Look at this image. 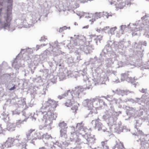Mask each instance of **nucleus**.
Here are the masks:
<instances>
[{
	"label": "nucleus",
	"mask_w": 149,
	"mask_h": 149,
	"mask_svg": "<svg viewBox=\"0 0 149 149\" xmlns=\"http://www.w3.org/2000/svg\"><path fill=\"white\" fill-rule=\"evenodd\" d=\"M88 144H94L95 140V135L88 134Z\"/></svg>",
	"instance_id": "27"
},
{
	"label": "nucleus",
	"mask_w": 149,
	"mask_h": 149,
	"mask_svg": "<svg viewBox=\"0 0 149 149\" xmlns=\"http://www.w3.org/2000/svg\"><path fill=\"white\" fill-rule=\"evenodd\" d=\"M13 78L11 77V75L8 74H3L1 77V83L3 84H5L6 86L12 83Z\"/></svg>",
	"instance_id": "14"
},
{
	"label": "nucleus",
	"mask_w": 149,
	"mask_h": 149,
	"mask_svg": "<svg viewBox=\"0 0 149 149\" xmlns=\"http://www.w3.org/2000/svg\"><path fill=\"white\" fill-rule=\"evenodd\" d=\"M118 116L115 115H104L103 118L109 125L112 126L113 128L119 132H125L130 131V129H127L126 126H121L120 122H119L117 124H116V120Z\"/></svg>",
	"instance_id": "4"
},
{
	"label": "nucleus",
	"mask_w": 149,
	"mask_h": 149,
	"mask_svg": "<svg viewBox=\"0 0 149 149\" xmlns=\"http://www.w3.org/2000/svg\"><path fill=\"white\" fill-rule=\"evenodd\" d=\"M112 44V42L111 41L107 42V44L105 46L104 49L101 52L100 55L106 56V55L109 54L111 50V45Z\"/></svg>",
	"instance_id": "16"
},
{
	"label": "nucleus",
	"mask_w": 149,
	"mask_h": 149,
	"mask_svg": "<svg viewBox=\"0 0 149 149\" xmlns=\"http://www.w3.org/2000/svg\"><path fill=\"white\" fill-rule=\"evenodd\" d=\"M77 75L83 78L84 81H86L87 84L86 86H84L83 87L79 86L75 87L72 89L71 92L70 91V94H69V95H71L72 98H79V94L84 91V90L92 89V84L96 85L97 84L99 85L101 83L104 84L105 81H106L107 79V78L106 79L101 77L100 79V81H102L103 80L102 83L99 82L97 80H96L95 78L92 79L91 81L88 80L87 76V72L85 71V70L83 71L80 70L77 72Z\"/></svg>",
	"instance_id": "1"
},
{
	"label": "nucleus",
	"mask_w": 149,
	"mask_h": 149,
	"mask_svg": "<svg viewBox=\"0 0 149 149\" xmlns=\"http://www.w3.org/2000/svg\"><path fill=\"white\" fill-rule=\"evenodd\" d=\"M100 57H99V60L100 62V66L99 72L102 71V68H103L104 69H106L110 67L112 64L113 63L112 62V60L110 58H104L103 57H107L104 56H100Z\"/></svg>",
	"instance_id": "7"
},
{
	"label": "nucleus",
	"mask_w": 149,
	"mask_h": 149,
	"mask_svg": "<svg viewBox=\"0 0 149 149\" xmlns=\"http://www.w3.org/2000/svg\"><path fill=\"white\" fill-rule=\"evenodd\" d=\"M54 146H53L52 144L51 146L52 147L50 146H49V147H50L52 148V147L53 146L54 147L56 148V146H57L59 148H62V143H59L58 142H56L55 143V141H54Z\"/></svg>",
	"instance_id": "42"
},
{
	"label": "nucleus",
	"mask_w": 149,
	"mask_h": 149,
	"mask_svg": "<svg viewBox=\"0 0 149 149\" xmlns=\"http://www.w3.org/2000/svg\"><path fill=\"white\" fill-rule=\"evenodd\" d=\"M6 86H7L8 89L10 91L15 90L16 88V85L14 84H12V83H10V84H8Z\"/></svg>",
	"instance_id": "35"
},
{
	"label": "nucleus",
	"mask_w": 149,
	"mask_h": 149,
	"mask_svg": "<svg viewBox=\"0 0 149 149\" xmlns=\"http://www.w3.org/2000/svg\"><path fill=\"white\" fill-rule=\"evenodd\" d=\"M108 107V109L106 111L105 115H119V113H121L120 111L118 112H115L114 111L113 107L111 105H109Z\"/></svg>",
	"instance_id": "21"
},
{
	"label": "nucleus",
	"mask_w": 149,
	"mask_h": 149,
	"mask_svg": "<svg viewBox=\"0 0 149 149\" xmlns=\"http://www.w3.org/2000/svg\"><path fill=\"white\" fill-rule=\"evenodd\" d=\"M121 99H116L115 98L113 97L111 99V100H109L110 101H111L112 103L117 104L118 103H119L120 101H121Z\"/></svg>",
	"instance_id": "43"
},
{
	"label": "nucleus",
	"mask_w": 149,
	"mask_h": 149,
	"mask_svg": "<svg viewBox=\"0 0 149 149\" xmlns=\"http://www.w3.org/2000/svg\"><path fill=\"white\" fill-rule=\"evenodd\" d=\"M99 59V58H98L95 56L93 58H91L88 61L85 62V64L86 65H89V64H91L95 68V70L97 73L98 74L99 72L98 71H99L100 64V62Z\"/></svg>",
	"instance_id": "11"
},
{
	"label": "nucleus",
	"mask_w": 149,
	"mask_h": 149,
	"mask_svg": "<svg viewBox=\"0 0 149 149\" xmlns=\"http://www.w3.org/2000/svg\"><path fill=\"white\" fill-rule=\"evenodd\" d=\"M46 45V44H41V45H37L36 49L35 48H33V49H36V51L38 50L40 48V47L42 46H44Z\"/></svg>",
	"instance_id": "53"
},
{
	"label": "nucleus",
	"mask_w": 149,
	"mask_h": 149,
	"mask_svg": "<svg viewBox=\"0 0 149 149\" xmlns=\"http://www.w3.org/2000/svg\"><path fill=\"white\" fill-rule=\"evenodd\" d=\"M13 114H17L18 115H22L24 116H25L24 114H23V113L21 111H19L17 109L15 110L13 112Z\"/></svg>",
	"instance_id": "47"
},
{
	"label": "nucleus",
	"mask_w": 149,
	"mask_h": 149,
	"mask_svg": "<svg viewBox=\"0 0 149 149\" xmlns=\"http://www.w3.org/2000/svg\"><path fill=\"white\" fill-rule=\"evenodd\" d=\"M8 116V114H6L3 111V113L1 114L0 117L2 119H3L5 122H6L9 119Z\"/></svg>",
	"instance_id": "33"
},
{
	"label": "nucleus",
	"mask_w": 149,
	"mask_h": 149,
	"mask_svg": "<svg viewBox=\"0 0 149 149\" xmlns=\"http://www.w3.org/2000/svg\"><path fill=\"white\" fill-rule=\"evenodd\" d=\"M60 136L62 139L64 140L67 137L66 130L61 129L60 130Z\"/></svg>",
	"instance_id": "30"
},
{
	"label": "nucleus",
	"mask_w": 149,
	"mask_h": 149,
	"mask_svg": "<svg viewBox=\"0 0 149 149\" xmlns=\"http://www.w3.org/2000/svg\"><path fill=\"white\" fill-rule=\"evenodd\" d=\"M141 98H136L135 99V102L136 103H137L139 104H141V103L142 102V100Z\"/></svg>",
	"instance_id": "58"
},
{
	"label": "nucleus",
	"mask_w": 149,
	"mask_h": 149,
	"mask_svg": "<svg viewBox=\"0 0 149 149\" xmlns=\"http://www.w3.org/2000/svg\"><path fill=\"white\" fill-rule=\"evenodd\" d=\"M101 13H102V14L101 15L102 16H103V17H104V16H105L107 18H108V13L106 12H101Z\"/></svg>",
	"instance_id": "62"
},
{
	"label": "nucleus",
	"mask_w": 149,
	"mask_h": 149,
	"mask_svg": "<svg viewBox=\"0 0 149 149\" xmlns=\"http://www.w3.org/2000/svg\"><path fill=\"white\" fill-rule=\"evenodd\" d=\"M38 16V15H36V16L35 15H32V18H33V22L32 23L33 24L35 23H36L37 22V20H38L39 19V17L37 18H36V16Z\"/></svg>",
	"instance_id": "46"
},
{
	"label": "nucleus",
	"mask_w": 149,
	"mask_h": 149,
	"mask_svg": "<svg viewBox=\"0 0 149 149\" xmlns=\"http://www.w3.org/2000/svg\"><path fill=\"white\" fill-rule=\"evenodd\" d=\"M129 101L130 102H132L133 103H134L135 102V99L134 100L132 99L131 98V99H125V100H124V101L125 102H127V101Z\"/></svg>",
	"instance_id": "60"
},
{
	"label": "nucleus",
	"mask_w": 149,
	"mask_h": 149,
	"mask_svg": "<svg viewBox=\"0 0 149 149\" xmlns=\"http://www.w3.org/2000/svg\"><path fill=\"white\" fill-rule=\"evenodd\" d=\"M25 116L26 118L24 119H22L17 121V122L15 124L16 126H17L18 127V126L21 124H23L24 122H26L27 119L29 118V116L30 117L32 121H34L36 120V118L35 116V115L33 116H32L31 115H29L25 113Z\"/></svg>",
	"instance_id": "19"
},
{
	"label": "nucleus",
	"mask_w": 149,
	"mask_h": 149,
	"mask_svg": "<svg viewBox=\"0 0 149 149\" xmlns=\"http://www.w3.org/2000/svg\"><path fill=\"white\" fill-rule=\"evenodd\" d=\"M69 94H70V90H69L65 92L64 94L62 95H59L58 96V98L60 100L64 97H65L69 95Z\"/></svg>",
	"instance_id": "36"
},
{
	"label": "nucleus",
	"mask_w": 149,
	"mask_h": 149,
	"mask_svg": "<svg viewBox=\"0 0 149 149\" xmlns=\"http://www.w3.org/2000/svg\"><path fill=\"white\" fill-rule=\"evenodd\" d=\"M91 123L95 130L98 131H101V132L102 131L105 132L107 136H110L111 134V132L106 131L107 129L101 123L98 119L92 120Z\"/></svg>",
	"instance_id": "9"
},
{
	"label": "nucleus",
	"mask_w": 149,
	"mask_h": 149,
	"mask_svg": "<svg viewBox=\"0 0 149 149\" xmlns=\"http://www.w3.org/2000/svg\"><path fill=\"white\" fill-rule=\"evenodd\" d=\"M107 141L101 142V144L102 149H109L107 144ZM116 144L113 147L112 149H123L124 146L122 143L119 142V140L116 141Z\"/></svg>",
	"instance_id": "12"
},
{
	"label": "nucleus",
	"mask_w": 149,
	"mask_h": 149,
	"mask_svg": "<svg viewBox=\"0 0 149 149\" xmlns=\"http://www.w3.org/2000/svg\"><path fill=\"white\" fill-rule=\"evenodd\" d=\"M134 123L136 124L135 126V128H136L137 126H140L142 124V123L140 122V120L138 119H135Z\"/></svg>",
	"instance_id": "45"
},
{
	"label": "nucleus",
	"mask_w": 149,
	"mask_h": 149,
	"mask_svg": "<svg viewBox=\"0 0 149 149\" xmlns=\"http://www.w3.org/2000/svg\"><path fill=\"white\" fill-rule=\"evenodd\" d=\"M141 149H143V148H142V146L144 147L145 148H146V146L149 148V143H147L146 141H144L143 140H142V141H141Z\"/></svg>",
	"instance_id": "40"
},
{
	"label": "nucleus",
	"mask_w": 149,
	"mask_h": 149,
	"mask_svg": "<svg viewBox=\"0 0 149 149\" xmlns=\"http://www.w3.org/2000/svg\"><path fill=\"white\" fill-rule=\"evenodd\" d=\"M59 126L60 127V129H66L67 128L66 125L64 121L61 122L59 124Z\"/></svg>",
	"instance_id": "39"
},
{
	"label": "nucleus",
	"mask_w": 149,
	"mask_h": 149,
	"mask_svg": "<svg viewBox=\"0 0 149 149\" xmlns=\"http://www.w3.org/2000/svg\"><path fill=\"white\" fill-rule=\"evenodd\" d=\"M41 136V137H40V138H42L43 141L47 146L49 147V145H50V147H52V144L54 146V139L50 135L46 133Z\"/></svg>",
	"instance_id": "13"
},
{
	"label": "nucleus",
	"mask_w": 149,
	"mask_h": 149,
	"mask_svg": "<svg viewBox=\"0 0 149 149\" xmlns=\"http://www.w3.org/2000/svg\"><path fill=\"white\" fill-rule=\"evenodd\" d=\"M116 4H114V5L117 6L118 5V7L120 9L123 8L125 5V3L124 2H122L117 3Z\"/></svg>",
	"instance_id": "44"
},
{
	"label": "nucleus",
	"mask_w": 149,
	"mask_h": 149,
	"mask_svg": "<svg viewBox=\"0 0 149 149\" xmlns=\"http://www.w3.org/2000/svg\"><path fill=\"white\" fill-rule=\"evenodd\" d=\"M149 97V94L148 93V95H146V94H144L142 95L141 98L143 99H147L148 97Z\"/></svg>",
	"instance_id": "63"
},
{
	"label": "nucleus",
	"mask_w": 149,
	"mask_h": 149,
	"mask_svg": "<svg viewBox=\"0 0 149 149\" xmlns=\"http://www.w3.org/2000/svg\"><path fill=\"white\" fill-rule=\"evenodd\" d=\"M93 101L94 108H95L99 107V98H93Z\"/></svg>",
	"instance_id": "34"
},
{
	"label": "nucleus",
	"mask_w": 149,
	"mask_h": 149,
	"mask_svg": "<svg viewBox=\"0 0 149 149\" xmlns=\"http://www.w3.org/2000/svg\"><path fill=\"white\" fill-rule=\"evenodd\" d=\"M32 135L33 137V138H32V140H33L34 141L35 140H36L38 136L37 134V132L34 133L33 134H32Z\"/></svg>",
	"instance_id": "55"
},
{
	"label": "nucleus",
	"mask_w": 149,
	"mask_h": 149,
	"mask_svg": "<svg viewBox=\"0 0 149 149\" xmlns=\"http://www.w3.org/2000/svg\"><path fill=\"white\" fill-rule=\"evenodd\" d=\"M136 129L137 130V132L136 133V134L134 133V134L137 136L138 138H140L139 140L141 141H142V140L141 139V137H140V136H143L144 134L143 133L142 131L138 130L137 128H136Z\"/></svg>",
	"instance_id": "37"
},
{
	"label": "nucleus",
	"mask_w": 149,
	"mask_h": 149,
	"mask_svg": "<svg viewBox=\"0 0 149 149\" xmlns=\"http://www.w3.org/2000/svg\"><path fill=\"white\" fill-rule=\"evenodd\" d=\"M16 125L15 123H8L7 125V129L10 131H12L15 130Z\"/></svg>",
	"instance_id": "28"
},
{
	"label": "nucleus",
	"mask_w": 149,
	"mask_h": 149,
	"mask_svg": "<svg viewBox=\"0 0 149 149\" xmlns=\"http://www.w3.org/2000/svg\"><path fill=\"white\" fill-rule=\"evenodd\" d=\"M99 107H102L103 105H106L102 99L99 98Z\"/></svg>",
	"instance_id": "48"
},
{
	"label": "nucleus",
	"mask_w": 149,
	"mask_h": 149,
	"mask_svg": "<svg viewBox=\"0 0 149 149\" xmlns=\"http://www.w3.org/2000/svg\"><path fill=\"white\" fill-rule=\"evenodd\" d=\"M67 62L69 64H73L74 63L73 59L72 57H70L68 58L67 59Z\"/></svg>",
	"instance_id": "51"
},
{
	"label": "nucleus",
	"mask_w": 149,
	"mask_h": 149,
	"mask_svg": "<svg viewBox=\"0 0 149 149\" xmlns=\"http://www.w3.org/2000/svg\"><path fill=\"white\" fill-rule=\"evenodd\" d=\"M50 112L39 111L37 114L41 117H42V120H45V126L48 130L51 129V126L52 124L53 120H55L57 117V114L52 113Z\"/></svg>",
	"instance_id": "5"
},
{
	"label": "nucleus",
	"mask_w": 149,
	"mask_h": 149,
	"mask_svg": "<svg viewBox=\"0 0 149 149\" xmlns=\"http://www.w3.org/2000/svg\"><path fill=\"white\" fill-rule=\"evenodd\" d=\"M123 43L124 42L123 41H122L119 42H116L115 43V44L117 46L118 48L120 49L121 48L123 47Z\"/></svg>",
	"instance_id": "41"
},
{
	"label": "nucleus",
	"mask_w": 149,
	"mask_h": 149,
	"mask_svg": "<svg viewBox=\"0 0 149 149\" xmlns=\"http://www.w3.org/2000/svg\"><path fill=\"white\" fill-rule=\"evenodd\" d=\"M35 129H31L26 134V137L27 138V140L30 141V142L33 144H34V141L32 140L33 137L32 135L31 136V134L32 132L35 131Z\"/></svg>",
	"instance_id": "26"
},
{
	"label": "nucleus",
	"mask_w": 149,
	"mask_h": 149,
	"mask_svg": "<svg viewBox=\"0 0 149 149\" xmlns=\"http://www.w3.org/2000/svg\"><path fill=\"white\" fill-rule=\"evenodd\" d=\"M75 50V53L77 55V59L76 61L75 62H78L80 60H81L80 58V54L81 51H81L80 49H74Z\"/></svg>",
	"instance_id": "31"
},
{
	"label": "nucleus",
	"mask_w": 149,
	"mask_h": 149,
	"mask_svg": "<svg viewBox=\"0 0 149 149\" xmlns=\"http://www.w3.org/2000/svg\"><path fill=\"white\" fill-rule=\"evenodd\" d=\"M61 143L62 144V147H65L67 146H68L69 145V143L68 142H67L66 141L61 142Z\"/></svg>",
	"instance_id": "54"
},
{
	"label": "nucleus",
	"mask_w": 149,
	"mask_h": 149,
	"mask_svg": "<svg viewBox=\"0 0 149 149\" xmlns=\"http://www.w3.org/2000/svg\"><path fill=\"white\" fill-rule=\"evenodd\" d=\"M3 0H0V30L12 32L15 30L11 29L10 27L12 20V5L10 4L7 7L2 8ZM12 0H8V2L11 3Z\"/></svg>",
	"instance_id": "2"
},
{
	"label": "nucleus",
	"mask_w": 149,
	"mask_h": 149,
	"mask_svg": "<svg viewBox=\"0 0 149 149\" xmlns=\"http://www.w3.org/2000/svg\"><path fill=\"white\" fill-rule=\"evenodd\" d=\"M77 103L75 104H72V107H71V109L72 110H74L73 112H76V111L78 109V106H77Z\"/></svg>",
	"instance_id": "50"
},
{
	"label": "nucleus",
	"mask_w": 149,
	"mask_h": 149,
	"mask_svg": "<svg viewBox=\"0 0 149 149\" xmlns=\"http://www.w3.org/2000/svg\"><path fill=\"white\" fill-rule=\"evenodd\" d=\"M130 25V24L127 25V26L126 25H122L120 26V29L121 30H123L125 28H129Z\"/></svg>",
	"instance_id": "59"
},
{
	"label": "nucleus",
	"mask_w": 149,
	"mask_h": 149,
	"mask_svg": "<svg viewBox=\"0 0 149 149\" xmlns=\"http://www.w3.org/2000/svg\"><path fill=\"white\" fill-rule=\"evenodd\" d=\"M16 139H14L8 138V140L6 142L0 145V148L1 149H5V148H7L10 147L13 145L15 143H16L17 145H18V143L20 144V142L21 141L19 138V136H17Z\"/></svg>",
	"instance_id": "8"
},
{
	"label": "nucleus",
	"mask_w": 149,
	"mask_h": 149,
	"mask_svg": "<svg viewBox=\"0 0 149 149\" xmlns=\"http://www.w3.org/2000/svg\"><path fill=\"white\" fill-rule=\"evenodd\" d=\"M139 91L142 93L144 94H146V95H148V92L147 89L146 88H142L141 90H139Z\"/></svg>",
	"instance_id": "52"
},
{
	"label": "nucleus",
	"mask_w": 149,
	"mask_h": 149,
	"mask_svg": "<svg viewBox=\"0 0 149 149\" xmlns=\"http://www.w3.org/2000/svg\"><path fill=\"white\" fill-rule=\"evenodd\" d=\"M57 77L56 76H51L50 81L53 84H55L56 82Z\"/></svg>",
	"instance_id": "49"
},
{
	"label": "nucleus",
	"mask_w": 149,
	"mask_h": 149,
	"mask_svg": "<svg viewBox=\"0 0 149 149\" xmlns=\"http://www.w3.org/2000/svg\"><path fill=\"white\" fill-rule=\"evenodd\" d=\"M117 29L116 27L111 28L110 29V31H109L108 33H110L112 34L114 31Z\"/></svg>",
	"instance_id": "56"
},
{
	"label": "nucleus",
	"mask_w": 149,
	"mask_h": 149,
	"mask_svg": "<svg viewBox=\"0 0 149 149\" xmlns=\"http://www.w3.org/2000/svg\"><path fill=\"white\" fill-rule=\"evenodd\" d=\"M93 99H87L85 100L83 102L84 106L87 107L89 110H93L94 108L93 101Z\"/></svg>",
	"instance_id": "18"
},
{
	"label": "nucleus",
	"mask_w": 149,
	"mask_h": 149,
	"mask_svg": "<svg viewBox=\"0 0 149 149\" xmlns=\"http://www.w3.org/2000/svg\"><path fill=\"white\" fill-rule=\"evenodd\" d=\"M21 52H20L18 56L16 57L14 61L12 64L13 67L16 70L19 69V68L23 66L20 63H19L20 61L18 60L19 56H21Z\"/></svg>",
	"instance_id": "20"
},
{
	"label": "nucleus",
	"mask_w": 149,
	"mask_h": 149,
	"mask_svg": "<svg viewBox=\"0 0 149 149\" xmlns=\"http://www.w3.org/2000/svg\"><path fill=\"white\" fill-rule=\"evenodd\" d=\"M72 104L71 102V101L70 100H68L67 102L65 103V105L67 107H70V106L72 105Z\"/></svg>",
	"instance_id": "61"
},
{
	"label": "nucleus",
	"mask_w": 149,
	"mask_h": 149,
	"mask_svg": "<svg viewBox=\"0 0 149 149\" xmlns=\"http://www.w3.org/2000/svg\"><path fill=\"white\" fill-rule=\"evenodd\" d=\"M102 36H98L97 37H93L91 38V41H89V42L92 43V44L93 45H97L98 43H100V41L102 40Z\"/></svg>",
	"instance_id": "22"
},
{
	"label": "nucleus",
	"mask_w": 149,
	"mask_h": 149,
	"mask_svg": "<svg viewBox=\"0 0 149 149\" xmlns=\"http://www.w3.org/2000/svg\"><path fill=\"white\" fill-rule=\"evenodd\" d=\"M124 64L123 62L122 61H118L117 64V67L119 68L122 67L124 64ZM125 64L129 65L130 66H135V64L134 62H132L131 63H130L129 64Z\"/></svg>",
	"instance_id": "32"
},
{
	"label": "nucleus",
	"mask_w": 149,
	"mask_h": 149,
	"mask_svg": "<svg viewBox=\"0 0 149 149\" xmlns=\"http://www.w3.org/2000/svg\"><path fill=\"white\" fill-rule=\"evenodd\" d=\"M113 92H114L113 91ZM114 93H116L119 95L123 96L124 95H127L130 93H133V92H130L127 90H123L119 89L116 90L114 91Z\"/></svg>",
	"instance_id": "23"
},
{
	"label": "nucleus",
	"mask_w": 149,
	"mask_h": 149,
	"mask_svg": "<svg viewBox=\"0 0 149 149\" xmlns=\"http://www.w3.org/2000/svg\"><path fill=\"white\" fill-rule=\"evenodd\" d=\"M140 69H141V70H143L144 69H149V68L148 65H147L146 64H144V65L143 67H141Z\"/></svg>",
	"instance_id": "64"
},
{
	"label": "nucleus",
	"mask_w": 149,
	"mask_h": 149,
	"mask_svg": "<svg viewBox=\"0 0 149 149\" xmlns=\"http://www.w3.org/2000/svg\"><path fill=\"white\" fill-rule=\"evenodd\" d=\"M141 19L143 21L142 23H136L134 24H133V25H135L136 26L137 31L142 30H146L147 31L149 30V17L145 15L141 17ZM136 31H135L133 33H132L133 36L136 35L137 33L136 32Z\"/></svg>",
	"instance_id": "6"
},
{
	"label": "nucleus",
	"mask_w": 149,
	"mask_h": 149,
	"mask_svg": "<svg viewBox=\"0 0 149 149\" xmlns=\"http://www.w3.org/2000/svg\"><path fill=\"white\" fill-rule=\"evenodd\" d=\"M129 109H127L126 111L127 115L128 116V118H125V120H127L130 117L132 116L134 114L135 111V108L130 107L129 108Z\"/></svg>",
	"instance_id": "25"
},
{
	"label": "nucleus",
	"mask_w": 149,
	"mask_h": 149,
	"mask_svg": "<svg viewBox=\"0 0 149 149\" xmlns=\"http://www.w3.org/2000/svg\"><path fill=\"white\" fill-rule=\"evenodd\" d=\"M120 80L121 81L125 80L128 82L132 84L134 87H136V83H134V82H135V79H134L132 78L131 77H129V75L128 73H125L122 74Z\"/></svg>",
	"instance_id": "15"
},
{
	"label": "nucleus",
	"mask_w": 149,
	"mask_h": 149,
	"mask_svg": "<svg viewBox=\"0 0 149 149\" xmlns=\"http://www.w3.org/2000/svg\"><path fill=\"white\" fill-rule=\"evenodd\" d=\"M57 102L50 98L48 99V100L43 105V107L47 112H50L52 113H54V111L57 106Z\"/></svg>",
	"instance_id": "10"
},
{
	"label": "nucleus",
	"mask_w": 149,
	"mask_h": 149,
	"mask_svg": "<svg viewBox=\"0 0 149 149\" xmlns=\"http://www.w3.org/2000/svg\"><path fill=\"white\" fill-rule=\"evenodd\" d=\"M66 73L67 71L63 69L59 70V72L58 74L59 81H62L65 79Z\"/></svg>",
	"instance_id": "24"
},
{
	"label": "nucleus",
	"mask_w": 149,
	"mask_h": 149,
	"mask_svg": "<svg viewBox=\"0 0 149 149\" xmlns=\"http://www.w3.org/2000/svg\"><path fill=\"white\" fill-rule=\"evenodd\" d=\"M74 35V36H76ZM77 38L72 42L71 45V42L69 40L65 41L68 43L66 45L67 47L69 49H80L81 51H83L86 54L90 53L91 49L94 48V46L93 45L88 46L90 44L89 42L86 41V38L83 36H77Z\"/></svg>",
	"instance_id": "3"
},
{
	"label": "nucleus",
	"mask_w": 149,
	"mask_h": 149,
	"mask_svg": "<svg viewBox=\"0 0 149 149\" xmlns=\"http://www.w3.org/2000/svg\"><path fill=\"white\" fill-rule=\"evenodd\" d=\"M40 89L38 87H34L33 88V91L31 92V96L32 97H34V94H38Z\"/></svg>",
	"instance_id": "38"
},
{
	"label": "nucleus",
	"mask_w": 149,
	"mask_h": 149,
	"mask_svg": "<svg viewBox=\"0 0 149 149\" xmlns=\"http://www.w3.org/2000/svg\"><path fill=\"white\" fill-rule=\"evenodd\" d=\"M76 129L77 131L79 133V135L85 134L86 133V132L88 130V129L85 127L84 126L82 122L77 124Z\"/></svg>",
	"instance_id": "17"
},
{
	"label": "nucleus",
	"mask_w": 149,
	"mask_h": 149,
	"mask_svg": "<svg viewBox=\"0 0 149 149\" xmlns=\"http://www.w3.org/2000/svg\"><path fill=\"white\" fill-rule=\"evenodd\" d=\"M102 14V13H101V12H100L99 13H95L93 16L94 17H93L91 20L90 19L89 20V21H92L91 24H92L93 22L95 21L96 19L98 18H100L102 16L101 15Z\"/></svg>",
	"instance_id": "29"
},
{
	"label": "nucleus",
	"mask_w": 149,
	"mask_h": 149,
	"mask_svg": "<svg viewBox=\"0 0 149 149\" xmlns=\"http://www.w3.org/2000/svg\"><path fill=\"white\" fill-rule=\"evenodd\" d=\"M46 89H40V90L39 91V92L38 93V94H42V95H45V91H46Z\"/></svg>",
	"instance_id": "57"
}]
</instances>
